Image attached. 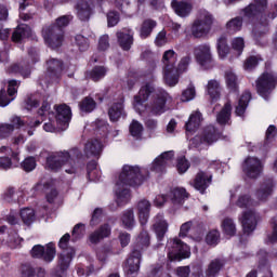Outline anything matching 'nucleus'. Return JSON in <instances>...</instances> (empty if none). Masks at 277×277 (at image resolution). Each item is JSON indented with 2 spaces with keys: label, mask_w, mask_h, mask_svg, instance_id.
Segmentation results:
<instances>
[{
  "label": "nucleus",
  "mask_w": 277,
  "mask_h": 277,
  "mask_svg": "<svg viewBox=\"0 0 277 277\" xmlns=\"http://www.w3.org/2000/svg\"><path fill=\"white\" fill-rule=\"evenodd\" d=\"M107 75V68L104 66H97L94 67L90 72H89V78L92 79V81H101L103 77Z\"/></svg>",
  "instance_id": "49"
},
{
  "label": "nucleus",
  "mask_w": 277,
  "mask_h": 277,
  "mask_svg": "<svg viewBox=\"0 0 277 277\" xmlns=\"http://www.w3.org/2000/svg\"><path fill=\"white\" fill-rule=\"evenodd\" d=\"M175 14H177V16H189V14L192 13L193 6L187 3V2H179V1H173L171 3Z\"/></svg>",
  "instance_id": "32"
},
{
  "label": "nucleus",
  "mask_w": 277,
  "mask_h": 277,
  "mask_svg": "<svg viewBox=\"0 0 277 277\" xmlns=\"http://www.w3.org/2000/svg\"><path fill=\"white\" fill-rule=\"evenodd\" d=\"M75 42L79 51H88V49H90V40L82 35H77L75 37Z\"/></svg>",
  "instance_id": "53"
},
{
  "label": "nucleus",
  "mask_w": 277,
  "mask_h": 277,
  "mask_svg": "<svg viewBox=\"0 0 277 277\" xmlns=\"http://www.w3.org/2000/svg\"><path fill=\"white\" fill-rule=\"evenodd\" d=\"M155 27H157V22L153 19H145L141 26V38H148V36L153 34V29H155Z\"/></svg>",
  "instance_id": "44"
},
{
  "label": "nucleus",
  "mask_w": 277,
  "mask_h": 277,
  "mask_svg": "<svg viewBox=\"0 0 277 277\" xmlns=\"http://www.w3.org/2000/svg\"><path fill=\"white\" fill-rule=\"evenodd\" d=\"M189 62H192V58L189 56L183 57L180 63L177 64V67H175V81L172 84H167L170 88H174L176 83H179V77L185 72L189 66Z\"/></svg>",
  "instance_id": "36"
},
{
  "label": "nucleus",
  "mask_w": 277,
  "mask_h": 277,
  "mask_svg": "<svg viewBox=\"0 0 277 277\" xmlns=\"http://www.w3.org/2000/svg\"><path fill=\"white\" fill-rule=\"evenodd\" d=\"M128 187L129 186L118 185V183H116V196L118 205H122V202H129V200H131V192Z\"/></svg>",
  "instance_id": "35"
},
{
  "label": "nucleus",
  "mask_w": 277,
  "mask_h": 277,
  "mask_svg": "<svg viewBox=\"0 0 277 277\" xmlns=\"http://www.w3.org/2000/svg\"><path fill=\"white\" fill-rule=\"evenodd\" d=\"M220 140V132L213 126H209L203 130L202 136H195L193 138V144L195 146H200V144H207L211 146L214 142Z\"/></svg>",
  "instance_id": "12"
},
{
  "label": "nucleus",
  "mask_w": 277,
  "mask_h": 277,
  "mask_svg": "<svg viewBox=\"0 0 277 277\" xmlns=\"http://www.w3.org/2000/svg\"><path fill=\"white\" fill-rule=\"evenodd\" d=\"M267 8V0H254V3L250 4L245 9L246 16H256L261 12H265Z\"/></svg>",
  "instance_id": "24"
},
{
  "label": "nucleus",
  "mask_w": 277,
  "mask_h": 277,
  "mask_svg": "<svg viewBox=\"0 0 277 277\" xmlns=\"http://www.w3.org/2000/svg\"><path fill=\"white\" fill-rule=\"evenodd\" d=\"M259 65V58L256 56H250L245 61L243 68L245 70H252Z\"/></svg>",
  "instance_id": "64"
},
{
  "label": "nucleus",
  "mask_w": 277,
  "mask_h": 277,
  "mask_svg": "<svg viewBox=\"0 0 277 277\" xmlns=\"http://www.w3.org/2000/svg\"><path fill=\"white\" fill-rule=\"evenodd\" d=\"M22 168L25 172H31L36 170V158L28 157L22 162Z\"/></svg>",
  "instance_id": "60"
},
{
  "label": "nucleus",
  "mask_w": 277,
  "mask_h": 277,
  "mask_svg": "<svg viewBox=\"0 0 277 277\" xmlns=\"http://www.w3.org/2000/svg\"><path fill=\"white\" fill-rule=\"evenodd\" d=\"M155 92V87L150 83H146L143 87H141L138 94L134 96L133 107L135 111L138 114H144L146 111H150V103H146L150 95Z\"/></svg>",
  "instance_id": "6"
},
{
  "label": "nucleus",
  "mask_w": 277,
  "mask_h": 277,
  "mask_svg": "<svg viewBox=\"0 0 277 277\" xmlns=\"http://www.w3.org/2000/svg\"><path fill=\"white\" fill-rule=\"evenodd\" d=\"M71 116L70 107L66 106V104L56 107V122L61 131L68 129V122H70Z\"/></svg>",
  "instance_id": "15"
},
{
  "label": "nucleus",
  "mask_w": 277,
  "mask_h": 277,
  "mask_svg": "<svg viewBox=\"0 0 277 277\" xmlns=\"http://www.w3.org/2000/svg\"><path fill=\"white\" fill-rule=\"evenodd\" d=\"M236 205L240 209H250V207L259 206V201H254V200H252V198H250V196L245 195V196H240L238 198Z\"/></svg>",
  "instance_id": "48"
},
{
  "label": "nucleus",
  "mask_w": 277,
  "mask_h": 277,
  "mask_svg": "<svg viewBox=\"0 0 277 277\" xmlns=\"http://www.w3.org/2000/svg\"><path fill=\"white\" fill-rule=\"evenodd\" d=\"M242 26L243 19L241 17H235L227 22L226 29L228 34H237V31H241Z\"/></svg>",
  "instance_id": "46"
},
{
  "label": "nucleus",
  "mask_w": 277,
  "mask_h": 277,
  "mask_svg": "<svg viewBox=\"0 0 277 277\" xmlns=\"http://www.w3.org/2000/svg\"><path fill=\"white\" fill-rule=\"evenodd\" d=\"M168 259L171 261H181V259H189L192 251L185 242L174 238L168 241Z\"/></svg>",
  "instance_id": "5"
},
{
  "label": "nucleus",
  "mask_w": 277,
  "mask_h": 277,
  "mask_svg": "<svg viewBox=\"0 0 277 277\" xmlns=\"http://www.w3.org/2000/svg\"><path fill=\"white\" fill-rule=\"evenodd\" d=\"M130 133L132 137L140 140V137H142V133H144V126H142L140 121L133 120L130 124Z\"/></svg>",
  "instance_id": "52"
},
{
  "label": "nucleus",
  "mask_w": 277,
  "mask_h": 277,
  "mask_svg": "<svg viewBox=\"0 0 277 277\" xmlns=\"http://www.w3.org/2000/svg\"><path fill=\"white\" fill-rule=\"evenodd\" d=\"M22 277H36V268L30 264H23L21 267Z\"/></svg>",
  "instance_id": "61"
},
{
  "label": "nucleus",
  "mask_w": 277,
  "mask_h": 277,
  "mask_svg": "<svg viewBox=\"0 0 277 277\" xmlns=\"http://www.w3.org/2000/svg\"><path fill=\"white\" fill-rule=\"evenodd\" d=\"M206 241L209 246H215L217 245V241H220V232L217 230H211L207 236H206Z\"/></svg>",
  "instance_id": "62"
},
{
  "label": "nucleus",
  "mask_w": 277,
  "mask_h": 277,
  "mask_svg": "<svg viewBox=\"0 0 277 277\" xmlns=\"http://www.w3.org/2000/svg\"><path fill=\"white\" fill-rule=\"evenodd\" d=\"M277 76L269 72L262 74L256 80L258 94L267 100L272 91L276 89Z\"/></svg>",
  "instance_id": "7"
},
{
  "label": "nucleus",
  "mask_w": 277,
  "mask_h": 277,
  "mask_svg": "<svg viewBox=\"0 0 277 277\" xmlns=\"http://www.w3.org/2000/svg\"><path fill=\"white\" fill-rule=\"evenodd\" d=\"M194 98H196V88L194 84H189L182 93V101L183 103H189V101H194Z\"/></svg>",
  "instance_id": "54"
},
{
  "label": "nucleus",
  "mask_w": 277,
  "mask_h": 277,
  "mask_svg": "<svg viewBox=\"0 0 277 277\" xmlns=\"http://www.w3.org/2000/svg\"><path fill=\"white\" fill-rule=\"evenodd\" d=\"M121 222L124 228H133V226H135V214L133 213V210L124 211L121 216Z\"/></svg>",
  "instance_id": "47"
},
{
  "label": "nucleus",
  "mask_w": 277,
  "mask_h": 277,
  "mask_svg": "<svg viewBox=\"0 0 277 277\" xmlns=\"http://www.w3.org/2000/svg\"><path fill=\"white\" fill-rule=\"evenodd\" d=\"M8 72L10 75H22V77H24V79H27V77H29V75H31V69H29V67H23V65L19 64H12L9 68H8Z\"/></svg>",
  "instance_id": "42"
},
{
  "label": "nucleus",
  "mask_w": 277,
  "mask_h": 277,
  "mask_svg": "<svg viewBox=\"0 0 277 277\" xmlns=\"http://www.w3.org/2000/svg\"><path fill=\"white\" fill-rule=\"evenodd\" d=\"M25 123L21 117H13L11 123H2L0 126V137H10L14 133V129H21Z\"/></svg>",
  "instance_id": "19"
},
{
  "label": "nucleus",
  "mask_w": 277,
  "mask_h": 277,
  "mask_svg": "<svg viewBox=\"0 0 277 277\" xmlns=\"http://www.w3.org/2000/svg\"><path fill=\"white\" fill-rule=\"evenodd\" d=\"M117 40H118L119 47L123 51H129L131 49V47L133 45V35H131V34H124L122 31H118Z\"/></svg>",
  "instance_id": "33"
},
{
  "label": "nucleus",
  "mask_w": 277,
  "mask_h": 277,
  "mask_svg": "<svg viewBox=\"0 0 277 277\" xmlns=\"http://www.w3.org/2000/svg\"><path fill=\"white\" fill-rule=\"evenodd\" d=\"M96 107V102L92 97H85L81 103H80V109L81 111H94V108Z\"/></svg>",
  "instance_id": "55"
},
{
  "label": "nucleus",
  "mask_w": 277,
  "mask_h": 277,
  "mask_svg": "<svg viewBox=\"0 0 277 277\" xmlns=\"http://www.w3.org/2000/svg\"><path fill=\"white\" fill-rule=\"evenodd\" d=\"M4 200L6 202H18V194L14 188H8L4 194Z\"/></svg>",
  "instance_id": "63"
},
{
  "label": "nucleus",
  "mask_w": 277,
  "mask_h": 277,
  "mask_svg": "<svg viewBox=\"0 0 277 277\" xmlns=\"http://www.w3.org/2000/svg\"><path fill=\"white\" fill-rule=\"evenodd\" d=\"M34 259H43L45 263H51L55 259V245L50 242L44 248L42 245L35 246L30 251Z\"/></svg>",
  "instance_id": "11"
},
{
  "label": "nucleus",
  "mask_w": 277,
  "mask_h": 277,
  "mask_svg": "<svg viewBox=\"0 0 277 277\" xmlns=\"http://www.w3.org/2000/svg\"><path fill=\"white\" fill-rule=\"evenodd\" d=\"M16 160L13 159H10V157L8 156H2L0 157V169L1 170H10L11 168H14V166H16Z\"/></svg>",
  "instance_id": "57"
},
{
  "label": "nucleus",
  "mask_w": 277,
  "mask_h": 277,
  "mask_svg": "<svg viewBox=\"0 0 277 277\" xmlns=\"http://www.w3.org/2000/svg\"><path fill=\"white\" fill-rule=\"evenodd\" d=\"M239 221L241 222L243 232L247 235H250V233H253L256 228V213L252 210L245 211Z\"/></svg>",
  "instance_id": "17"
},
{
  "label": "nucleus",
  "mask_w": 277,
  "mask_h": 277,
  "mask_svg": "<svg viewBox=\"0 0 277 277\" xmlns=\"http://www.w3.org/2000/svg\"><path fill=\"white\" fill-rule=\"evenodd\" d=\"M209 31H211V28H208L207 25L198 19H195L190 27V34L194 38H202L203 36H207Z\"/></svg>",
  "instance_id": "28"
},
{
  "label": "nucleus",
  "mask_w": 277,
  "mask_h": 277,
  "mask_svg": "<svg viewBox=\"0 0 277 277\" xmlns=\"http://www.w3.org/2000/svg\"><path fill=\"white\" fill-rule=\"evenodd\" d=\"M176 52L174 50H167L162 55V75L164 83L172 84L176 81Z\"/></svg>",
  "instance_id": "4"
},
{
  "label": "nucleus",
  "mask_w": 277,
  "mask_h": 277,
  "mask_svg": "<svg viewBox=\"0 0 277 277\" xmlns=\"http://www.w3.org/2000/svg\"><path fill=\"white\" fill-rule=\"evenodd\" d=\"M251 98H252V95L248 91H246L241 95L238 102V106L236 107V116H242L243 114H246V109L248 108V103H250Z\"/></svg>",
  "instance_id": "38"
},
{
  "label": "nucleus",
  "mask_w": 277,
  "mask_h": 277,
  "mask_svg": "<svg viewBox=\"0 0 277 277\" xmlns=\"http://www.w3.org/2000/svg\"><path fill=\"white\" fill-rule=\"evenodd\" d=\"M76 10L80 21H89L90 14H92V2L88 0H80L76 5Z\"/></svg>",
  "instance_id": "21"
},
{
  "label": "nucleus",
  "mask_w": 277,
  "mask_h": 277,
  "mask_svg": "<svg viewBox=\"0 0 277 277\" xmlns=\"http://www.w3.org/2000/svg\"><path fill=\"white\" fill-rule=\"evenodd\" d=\"M195 57L202 68H212L213 54L211 53V45L201 44L195 49Z\"/></svg>",
  "instance_id": "10"
},
{
  "label": "nucleus",
  "mask_w": 277,
  "mask_h": 277,
  "mask_svg": "<svg viewBox=\"0 0 277 277\" xmlns=\"http://www.w3.org/2000/svg\"><path fill=\"white\" fill-rule=\"evenodd\" d=\"M87 170L90 181H98V170H96V161L89 162Z\"/></svg>",
  "instance_id": "56"
},
{
  "label": "nucleus",
  "mask_w": 277,
  "mask_h": 277,
  "mask_svg": "<svg viewBox=\"0 0 277 277\" xmlns=\"http://www.w3.org/2000/svg\"><path fill=\"white\" fill-rule=\"evenodd\" d=\"M72 256H75V249L64 250L60 254L58 266L61 267L62 272H66V269L70 267Z\"/></svg>",
  "instance_id": "30"
},
{
  "label": "nucleus",
  "mask_w": 277,
  "mask_h": 277,
  "mask_svg": "<svg viewBox=\"0 0 277 277\" xmlns=\"http://www.w3.org/2000/svg\"><path fill=\"white\" fill-rule=\"evenodd\" d=\"M148 246H150V236H148V232H142L136 239V246L133 249L131 256L127 260L124 265L128 276H133V274L140 272V263L142 261L141 250L148 248Z\"/></svg>",
  "instance_id": "2"
},
{
  "label": "nucleus",
  "mask_w": 277,
  "mask_h": 277,
  "mask_svg": "<svg viewBox=\"0 0 277 277\" xmlns=\"http://www.w3.org/2000/svg\"><path fill=\"white\" fill-rule=\"evenodd\" d=\"M42 36L51 49H60L64 44V30L55 24L43 28Z\"/></svg>",
  "instance_id": "8"
},
{
  "label": "nucleus",
  "mask_w": 277,
  "mask_h": 277,
  "mask_svg": "<svg viewBox=\"0 0 277 277\" xmlns=\"http://www.w3.org/2000/svg\"><path fill=\"white\" fill-rule=\"evenodd\" d=\"M80 157L81 151L78 148H72L69 151H57L47 158V166L54 172L64 168L67 174H75V160L80 159Z\"/></svg>",
  "instance_id": "1"
},
{
  "label": "nucleus",
  "mask_w": 277,
  "mask_h": 277,
  "mask_svg": "<svg viewBox=\"0 0 277 277\" xmlns=\"http://www.w3.org/2000/svg\"><path fill=\"white\" fill-rule=\"evenodd\" d=\"M170 98L168 93H159L156 97L149 102V111L146 114H151V116H161L166 111V102Z\"/></svg>",
  "instance_id": "13"
},
{
  "label": "nucleus",
  "mask_w": 277,
  "mask_h": 277,
  "mask_svg": "<svg viewBox=\"0 0 277 277\" xmlns=\"http://www.w3.org/2000/svg\"><path fill=\"white\" fill-rule=\"evenodd\" d=\"M108 116L111 122H118V120H120L122 116H126L123 102L120 101V102L114 103L108 109Z\"/></svg>",
  "instance_id": "25"
},
{
  "label": "nucleus",
  "mask_w": 277,
  "mask_h": 277,
  "mask_svg": "<svg viewBox=\"0 0 277 277\" xmlns=\"http://www.w3.org/2000/svg\"><path fill=\"white\" fill-rule=\"evenodd\" d=\"M154 230L158 239L163 238L166 233H168V222L163 220V214H157L155 217Z\"/></svg>",
  "instance_id": "27"
},
{
  "label": "nucleus",
  "mask_w": 277,
  "mask_h": 277,
  "mask_svg": "<svg viewBox=\"0 0 277 277\" xmlns=\"http://www.w3.org/2000/svg\"><path fill=\"white\" fill-rule=\"evenodd\" d=\"M274 194V180L268 179L265 180L260 188L256 190L255 196L258 198V202H267L269 196Z\"/></svg>",
  "instance_id": "18"
},
{
  "label": "nucleus",
  "mask_w": 277,
  "mask_h": 277,
  "mask_svg": "<svg viewBox=\"0 0 277 277\" xmlns=\"http://www.w3.org/2000/svg\"><path fill=\"white\" fill-rule=\"evenodd\" d=\"M47 75L50 79H58L62 75V61L57 58H51L47 62Z\"/></svg>",
  "instance_id": "22"
},
{
  "label": "nucleus",
  "mask_w": 277,
  "mask_h": 277,
  "mask_svg": "<svg viewBox=\"0 0 277 277\" xmlns=\"http://www.w3.org/2000/svg\"><path fill=\"white\" fill-rule=\"evenodd\" d=\"M136 209L138 220L142 226L148 224V219L150 217V201H148L147 199H141L137 202Z\"/></svg>",
  "instance_id": "20"
},
{
  "label": "nucleus",
  "mask_w": 277,
  "mask_h": 277,
  "mask_svg": "<svg viewBox=\"0 0 277 277\" xmlns=\"http://www.w3.org/2000/svg\"><path fill=\"white\" fill-rule=\"evenodd\" d=\"M120 23V14L116 11H110L107 13V25L108 27H116Z\"/></svg>",
  "instance_id": "58"
},
{
  "label": "nucleus",
  "mask_w": 277,
  "mask_h": 277,
  "mask_svg": "<svg viewBox=\"0 0 277 277\" xmlns=\"http://www.w3.org/2000/svg\"><path fill=\"white\" fill-rule=\"evenodd\" d=\"M19 215L22 217V221L26 224V226L34 224V220H36V212L31 208L22 209Z\"/></svg>",
  "instance_id": "45"
},
{
  "label": "nucleus",
  "mask_w": 277,
  "mask_h": 277,
  "mask_svg": "<svg viewBox=\"0 0 277 277\" xmlns=\"http://www.w3.org/2000/svg\"><path fill=\"white\" fill-rule=\"evenodd\" d=\"M212 179L213 175L209 171H199L195 176L193 187L200 192V194H205L209 185H211Z\"/></svg>",
  "instance_id": "14"
},
{
  "label": "nucleus",
  "mask_w": 277,
  "mask_h": 277,
  "mask_svg": "<svg viewBox=\"0 0 277 277\" xmlns=\"http://www.w3.org/2000/svg\"><path fill=\"white\" fill-rule=\"evenodd\" d=\"M222 228L225 235L228 237H235L237 234V225H235V221L230 217H226L222 222Z\"/></svg>",
  "instance_id": "41"
},
{
  "label": "nucleus",
  "mask_w": 277,
  "mask_h": 277,
  "mask_svg": "<svg viewBox=\"0 0 277 277\" xmlns=\"http://www.w3.org/2000/svg\"><path fill=\"white\" fill-rule=\"evenodd\" d=\"M8 241H9L10 248H18V246H21V243L23 242V238L18 236V233L13 232L9 235Z\"/></svg>",
  "instance_id": "59"
},
{
  "label": "nucleus",
  "mask_w": 277,
  "mask_h": 277,
  "mask_svg": "<svg viewBox=\"0 0 277 277\" xmlns=\"http://www.w3.org/2000/svg\"><path fill=\"white\" fill-rule=\"evenodd\" d=\"M170 198L173 205H183V200L187 198V190L176 187L171 192Z\"/></svg>",
  "instance_id": "40"
},
{
  "label": "nucleus",
  "mask_w": 277,
  "mask_h": 277,
  "mask_svg": "<svg viewBox=\"0 0 277 277\" xmlns=\"http://www.w3.org/2000/svg\"><path fill=\"white\" fill-rule=\"evenodd\" d=\"M197 19L205 24L206 27L210 28L213 27V23H215V17L211 14V12L202 9L199 10L198 15H197Z\"/></svg>",
  "instance_id": "37"
},
{
  "label": "nucleus",
  "mask_w": 277,
  "mask_h": 277,
  "mask_svg": "<svg viewBox=\"0 0 277 277\" xmlns=\"http://www.w3.org/2000/svg\"><path fill=\"white\" fill-rule=\"evenodd\" d=\"M84 153L87 157H98L103 153V144L98 140L89 141L84 146Z\"/></svg>",
  "instance_id": "26"
},
{
  "label": "nucleus",
  "mask_w": 277,
  "mask_h": 277,
  "mask_svg": "<svg viewBox=\"0 0 277 277\" xmlns=\"http://www.w3.org/2000/svg\"><path fill=\"white\" fill-rule=\"evenodd\" d=\"M110 235L111 227L109 224H104L89 236V240L91 243H98L101 240L105 239V237H109Z\"/></svg>",
  "instance_id": "23"
},
{
  "label": "nucleus",
  "mask_w": 277,
  "mask_h": 277,
  "mask_svg": "<svg viewBox=\"0 0 277 277\" xmlns=\"http://www.w3.org/2000/svg\"><path fill=\"white\" fill-rule=\"evenodd\" d=\"M207 92L212 101L220 98V82L217 80H210L207 84Z\"/></svg>",
  "instance_id": "39"
},
{
  "label": "nucleus",
  "mask_w": 277,
  "mask_h": 277,
  "mask_svg": "<svg viewBox=\"0 0 277 277\" xmlns=\"http://www.w3.org/2000/svg\"><path fill=\"white\" fill-rule=\"evenodd\" d=\"M172 159H174V151H164L151 162L150 170L158 173L163 172V170H166V167L168 166V162L172 161Z\"/></svg>",
  "instance_id": "16"
},
{
  "label": "nucleus",
  "mask_w": 277,
  "mask_h": 277,
  "mask_svg": "<svg viewBox=\"0 0 277 277\" xmlns=\"http://www.w3.org/2000/svg\"><path fill=\"white\" fill-rule=\"evenodd\" d=\"M217 51H219V57H221V60H224L226 55H228L230 48H228L226 38L221 37L217 40Z\"/></svg>",
  "instance_id": "50"
},
{
  "label": "nucleus",
  "mask_w": 277,
  "mask_h": 277,
  "mask_svg": "<svg viewBox=\"0 0 277 277\" xmlns=\"http://www.w3.org/2000/svg\"><path fill=\"white\" fill-rule=\"evenodd\" d=\"M201 122H202V115L199 111L193 113L185 124L186 131L188 133H194V131H198V128L200 127Z\"/></svg>",
  "instance_id": "29"
},
{
  "label": "nucleus",
  "mask_w": 277,
  "mask_h": 277,
  "mask_svg": "<svg viewBox=\"0 0 277 277\" xmlns=\"http://www.w3.org/2000/svg\"><path fill=\"white\" fill-rule=\"evenodd\" d=\"M224 267V260L214 259L210 262L208 265V269L206 271L207 277H215L220 272H222V268Z\"/></svg>",
  "instance_id": "34"
},
{
  "label": "nucleus",
  "mask_w": 277,
  "mask_h": 277,
  "mask_svg": "<svg viewBox=\"0 0 277 277\" xmlns=\"http://www.w3.org/2000/svg\"><path fill=\"white\" fill-rule=\"evenodd\" d=\"M144 183V171L137 166L126 164L117 180V185L126 187H140Z\"/></svg>",
  "instance_id": "3"
},
{
  "label": "nucleus",
  "mask_w": 277,
  "mask_h": 277,
  "mask_svg": "<svg viewBox=\"0 0 277 277\" xmlns=\"http://www.w3.org/2000/svg\"><path fill=\"white\" fill-rule=\"evenodd\" d=\"M233 110V107L230 106V103H226L225 106L222 108V110L216 116V122L219 124H226L228 120H230V111Z\"/></svg>",
  "instance_id": "43"
},
{
  "label": "nucleus",
  "mask_w": 277,
  "mask_h": 277,
  "mask_svg": "<svg viewBox=\"0 0 277 277\" xmlns=\"http://www.w3.org/2000/svg\"><path fill=\"white\" fill-rule=\"evenodd\" d=\"M225 81L229 90H233V91L237 90L239 83L237 81V75H235V72H233L232 70L226 71Z\"/></svg>",
  "instance_id": "51"
},
{
  "label": "nucleus",
  "mask_w": 277,
  "mask_h": 277,
  "mask_svg": "<svg viewBox=\"0 0 277 277\" xmlns=\"http://www.w3.org/2000/svg\"><path fill=\"white\" fill-rule=\"evenodd\" d=\"M30 36H31V28L26 24H22L17 26V28L13 32L12 40L13 42H21L23 38H29Z\"/></svg>",
  "instance_id": "31"
},
{
  "label": "nucleus",
  "mask_w": 277,
  "mask_h": 277,
  "mask_svg": "<svg viewBox=\"0 0 277 277\" xmlns=\"http://www.w3.org/2000/svg\"><path fill=\"white\" fill-rule=\"evenodd\" d=\"M242 172L248 179H259L263 173V161L254 156H249L242 162Z\"/></svg>",
  "instance_id": "9"
}]
</instances>
